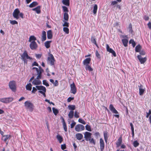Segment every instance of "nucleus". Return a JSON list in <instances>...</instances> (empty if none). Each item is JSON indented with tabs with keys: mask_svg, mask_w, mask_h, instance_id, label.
<instances>
[{
	"mask_svg": "<svg viewBox=\"0 0 151 151\" xmlns=\"http://www.w3.org/2000/svg\"><path fill=\"white\" fill-rule=\"evenodd\" d=\"M13 16L17 19L19 18V16L22 18H23V14L22 13H20L19 9L18 8L14 10L13 13Z\"/></svg>",
	"mask_w": 151,
	"mask_h": 151,
	"instance_id": "f257e3e1",
	"label": "nucleus"
},
{
	"mask_svg": "<svg viewBox=\"0 0 151 151\" xmlns=\"http://www.w3.org/2000/svg\"><path fill=\"white\" fill-rule=\"evenodd\" d=\"M24 106L26 109L32 112L34 108L33 104L29 101H27L24 102Z\"/></svg>",
	"mask_w": 151,
	"mask_h": 151,
	"instance_id": "f03ea898",
	"label": "nucleus"
},
{
	"mask_svg": "<svg viewBox=\"0 0 151 151\" xmlns=\"http://www.w3.org/2000/svg\"><path fill=\"white\" fill-rule=\"evenodd\" d=\"M55 61L53 55L49 53L47 59V63L51 65H53L55 64Z\"/></svg>",
	"mask_w": 151,
	"mask_h": 151,
	"instance_id": "7ed1b4c3",
	"label": "nucleus"
},
{
	"mask_svg": "<svg viewBox=\"0 0 151 151\" xmlns=\"http://www.w3.org/2000/svg\"><path fill=\"white\" fill-rule=\"evenodd\" d=\"M21 57L22 60L24 61V63L26 64L27 63V60L26 59H30V60L32 59V58L28 56L26 51H24L22 54L21 55Z\"/></svg>",
	"mask_w": 151,
	"mask_h": 151,
	"instance_id": "20e7f679",
	"label": "nucleus"
},
{
	"mask_svg": "<svg viewBox=\"0 0 151 151\" xmlns=\"http://www.w3.org/2000/svg\"><path fill=\"white\" fill-rule=\"evenodd\" d=\"M9 86L10 88L13 92L16 91V82L14 81H10L9 83Z\"/></svg>",
	"mask_w": 151,
	"mask_h": 151,
	"instance_id": "39448f33",
	"label": "nucleus"
},
{
	"mask_svg": "<svg viewBox=\"0 0 151 151\" xmlns=\"http://www.w3.org/2000/svg\"><path fill=\"white\" fill-rule=\"evenodd\" d=\"M46 89L45 87L42 86H38V93H41L45 97H46Z\"/></svg>",
	"mask_w": 151,
	"mask_h": 151,
	"instance_id": "423d86ee",
	"label": "nucleus"
},
{
	"mask_svg": "<svg viewBox=\"0 0 151 151\" xmlns=\"http://www.w3.org/2000/svg\"><path fill=\"white\" fill-rule=\"evenodd\" d=\"M85 129L84 127L82 125L78 124L76 125L75 127V130L77 132L83 130Z\"/></svg>",
	"mask_w": 151,
	"mask_h": 151,
	"instance_id": "0eeeda50",
	"label": "nucleus"
},
{
	"mask_svg": "<svg viewBox=\"0 0 151 151\" xmlns=\"http://www.w3.org/2000/svg\"><path fill=\"white\" fill-rule=\"evenodd\" d=\"M70 93L73 94H75L77 92V89L76 86L74 83H73L70 85Z\"/></svg>",
	"mask_w": 151,
	"mask_h": 151,
	"instance_id": "6e6552de",
	"label": "nucleus"
},
{
	"mask_svg": "<svg viewBox=\"0 0 151 151\" xmlns=\"http://www.w3.org/2000/svg\"><path fill=\"white\" fill-rule=\"evenodd\" d=\"M139 88V95H142L145 90V88L141 84H140L139 86H138Z\"/></svg>",
	"mask_w": 151,
	"mask_h": 151,
	"instance_id": "1a4fd4ad",
	"label": "nucleus"
},
{
	"mask_svg": "<svg viewBox=\"0 0 151 151\" xmlns=\"http://www.w3.org/2000/svg\"><path fill=\"white\" fill-rule=\"evenodd\" d=\"M106 48L108 52L111 53L114 56L116 57V54L115 52L112 49L110 48L109 45L108 44L106 45Z\"/></svg>",
	"mask_w": 151,
	"mask_h": 151,
	"instance_id": "9d476101",
	"label": "nucleus"
},
{
	"mask_svg": "<svg viewBox=\"0 0 151 151\" xmlns=\"http://www.w3.org/2000/svg\"><path fill=\"white\" fill-rule=\"evenodd\" d=\"M137 57L141 64L144 63L147 60V59L146 57L142 58L140 55H138Z\"/></svg>",
	"mask_w": 151,
	"mask_h": 151,
	"instance_id": "9b49d317",
	"label": "nucleus"
},
{
	"mask_svg": "<svg viewBox=\"0 0 151 151\" xmlns=\"http://www.w3.org/2000/svg\"><path fill=\"white\" fill-rule=\"evenodd\" d=\"M84 137L86 141H88L89 139L91 138V134L88 132H86L84 133Z\"/></svg>",
	"mask_w": 151,
	"mask_h": 151,
	"instance_id": "f8f14e48",
	"label": "nucleus"
},
{
	"mask_svg": "<svg viewBox=\"0 0 151 151\" xmlns=\"http://www.w3.org/2000/svg\"><path fill=\"white\" fill-rule=\"evenodd\" d=\"M29 47L32 50H35L36 49L37 47V45L35 42H31Z\"/></svg>",
	"mask_w": 151,
	"mask_h": 151,
	"instance_id": "ddd939ff",
	"label": "nucleus"
},
{
	"mask_svg": "<svg viewBox=\"0 0 151 151\" xmlns=\"http://www.w3.org/2000/svg\"><path fill=\"white\" fill-rule=\"evenodd\" d=\"M109 109L114 114H118V112L115 109L112 104H110L109 105Z\"/></svg>",
	"mask_w": 151,
	"mask_h": 151,
	"instance_id": "4468645a",
	"label": "nucleus"
},
{
	"mask_svg": "<svg viewBox=\"0 0 151 151\" xmlns=\"http://www.w3.org/2000/svg\"><path fill=\"white\" fill-rule=\"evenodd\" d=\"M100 147L101 151H103L104 148V140L102 138L100 139Z\"/></svg>",
	"mask_w": 151,
	"mask_h": 151,
	"instance_id": "2eb2a0df",
	"label": "nucleus"
},
{
	"mask_svg": "<svg viewBox=\"0 0 151 151\" xmlns=\"http://www.w3.org/2000/svg\"><path fill=\"white\" fill-rule=\"evenodd\" d=\"M122 142V136L120 137L116 142V147H119L121 145Z\"/></svg>",
	"mask_w": 151,
	"mask_h": 151,
	"instance_id": "dca6fc26",
	"label": "nucleus"
},
{
	"mask_svg": "<svg viewBox=\"0 0 151 151\" xmlns=\"http://www.w3.org/2000/svg\"><path fill=\"white\" fill-rule=\"evenodd\" d=\"M38 79L41 78V73L44 71L43 69L41 67L38 66Z\"/></svg>",
	"mask_w": 151,
	"mask_h": 151,
	"instance_id": "f3484780",
	"label": "nucleus"
},
{
	"mask_svg": "<svg viewBox=\"0 0 151 151\" xmlns=\"http://www.w3.org/2000/svg\"><path fill=\"white\" fill-rule=\"evenodd\" d=\"M91 60V58H86L83 60V63L84 65H89Z\"/></svg>",
	"mask_w": 151,
	"mask_h": 151,
	"instance_id": "a211bd4d",
	"label": "nucleus"
},
{
	"mask_svg": "<svg viewBox=\"0 0 151 151\" xmlns=\"http://www.w3.org/2000/svg\"><path fill=\"white\" fill-rule=\"evenodd\" d=\"M46 32L44 31H42V36L41 37V40L42 42H44L46 40Z\"/></svg>",
	"mask_w": 151,
	"mask_h": 151,
	"instance_id": "6ab92c4d",
	"label": "nucleus"
},
{
	"mask_svg": "<svg viewBox=\"0 0 151 151\" xmlns=\"http://www.w3.org/2000/svg\"><path fill=\"white\" fill-rule=\"evenodd\" d=\"M77 139L78 140H81L83 138V135L81 133H77L76 134Z\"/></svg>",
	"mask_w": 151,
	"mask_h": 151,
	"instance_id": "aec40b11",
	"label": "nucleus"
},
{
	"mask_svg": "<svg viewBox=\"0 0 151 151\" xmlns=\"http://www.w3.org/2000/svg\"><path fill=\"white\" fill-rule=\"evenodd\" d=\"M11 137V136L10 135H6L3 136V138L4 142H6L8 139H9Z\"/></svg>",
	"mask_w": 151,
	"mask_h": 151,
	"instance_id": "412c9836",
	"label": "nucleus"
},
{
	"mask_svg": "<svg viewBox=\"0 0 151 151\" xmlns=\"http://www.w3.org/2000/svg\"><path fill=\"white\" fill-rule=\"evenodd\" d=\"M56 138L59 142L60 143H61L63 140V139L62 136L59 134H58L56 136Z\"/></svg>",
	"mask_w": 151,
	"mask_h": 151,
	"instance_id": "4be33fe9",
	"label": "nucleus"
},
{
	"mask_svg": "<svg viewBox=\"0 0 151 151\" xmlns=\"http://www.w3.org/2000/svg\"><path fill=\"white\" fill-rule=\"evenodd\" d=\"M52 31L51 30L48 31L47 32V37L48 39H52Z\"/></svg>",
	"mask_w": 151,
	"mask_h": 151,
	"instance_id": "5701e85b",
	"label": "nucleus"
},
{
	"mask_svg": "<svg viewBox=\"0 0 151 151\" xmlns=\"http://www.w3.org/2000/svg\"><path fill=\"white\" fill-rule=\"evenodd\" d=\"M51 42V41H47L45 42V46L47 48H48L50 47V43Z\"/></svg>",
	"mask_w": 151,
	"mask_h": 151,
	"instance_id": "b1692460",
	"label": "nucleus"
},
{
	"mask_svg": "<svg viewBox=\"0 0 151 151\" xmlns=\"http://www.w3.org/2000/svg\"><path fill=\"white\" fill-rule=\"evenodd\" d=\"M32 83L34 85H36V87L38 89V76H37L36 78L32 81Z\"/></svg>",
	"mask_w": 151,
	"mask_h": 151,
	"instance_id": "393cba45",
	"label": "nucleus"
},
{
	"mask_svg": "<svg viewBox=\"0 0 151 151\" xmlns=\"http://www.w3.org/2000/svg\"><path fill=\"white\" fill-rule=\"evenodd\" d=\"M36 40V37L34 36H31L30 37L29 40V41L30 42H35Z\"/></svg>",
	"mask_w": 151,
	"mask_h": 151,
	"instance_id": "a878e982",
	"label": "nucleus"
},
{
	"mask_svg": "<svg viewBox=\"0 0 151 151\" xmlns=\"http://www.w3.org/2000/svg\"><path fill=\"white\" fill-rule=\"evenodd\" d=\"M122 41L123 44L125 47H127V44L128 43V40L127 39H122Z\"/></svg>",
	"mask_w": 151,
	"mask_h": 151,
	"instance_id": "bb28decb",
	"label": "nucleus"
},
{
	"mask_svg": "<svg viewBox=\"0 0 151 151\" xmlns=\"http://www.w3.org/2000/svg\"><path fill=\"white\" fill-rule=\"evenodd\" d=\"M37 4L38 3L37 2L34 1L29 5V7L30 8L34 7L37 6Z\"/></svg>",
	"mask_w": 151,
	"mask_h": 151,
	"instance_id": "cd10ccee",
	"label": "nucleus"
},
{
	"mask_svg": "<svg viewBox=\"0 0 151 151\" xmlns=\"http://www.w3.org/2000/svg\"><path fill=\"white\" fill-rule=\"evenodd\" d=\"M14 99L12 97L6 98V103H9L13 100Z\"/></svg>",
	"mask_w": 151,
	"mask_h": 151,
	"instance_id": "c85d7f7f",
	"label": "nucleus"
},
{
	"mask_svg": "<svg viewBox=\"0 0 151 151\" xmlns=\"http://www.w3.org/2000/svg\"><path fill=\"white\" fill-rule=\"evenodd\" d=\"M141 46L139 45H137L135 47V51L137 52H139L141 50Z\"/></svg>",
	"mask_w": 151,
	"mask_h": 151,
	"instance_id": "c756f323",
	"label": "nucleus"
},
{
	"mask_svg": "<svg viewBox=\"0 0 151 151\" xmlns=\"http://www.w3.org/2000/svg\"><path fill=\"white\" fill-rule=\"evenodd\" d=\"M32 85L30 83L27 84L26 86V88L27 90L30 91L31 90Z\"/></svg>",
	"mask_w": 151,
	"mask_h": 151,
	"instance_id": "7c9ffc66",
	"label": "nucleus"
},
{
	"mask_svg": "<svg viewBox=\"0 0 151 151\" xmlns=\"http://www.w3.org/2000/svg\"><path fill=\"white\" fill-rule=\"evenodd\" d=\"M62 3L65 5L68 6L69 5V0H63Z\"/></svg>",
	"mask_w": 151,
	"mask_h": 151,
	"instance_id": "2f4dec72",
	"label": "nucleus"
},
{
	"mask_svg": "<svg viewBox=\"0 0 151 151\" xmlns=\"http://www.w3.org/2000/svg\"><path fill=\"white\" fill-rule=\"evenodd\" d=\"M91 41L92 42L94 43L98 47V45L97 44L95 38L94 37H92L91 38Z\"/></svg>",
	"mask_w": 151,
	"mask_h": 151,
	"instance_id": "473e14b6",
	"label": "nucleus"
},
{
	"mask_svg": "<svg viewBox=\"0 0 151 151\" xmlns=\"http://www.w3.org/2000/svg\"><path fill=\"white\" fill-rule=\"evenodd\" d=\"M68 108L69 109L71 110V111L74 110L75 109V106L74 105H69L68 106Z\"/></svg>",
	"mask_w": 151,
	"mask_h": 151,
	"instance_id": "72a5a7b5",
	"label": "nucleus"
},
{
	"mask_svg": "<svg viewBox=\"0 0 151 151\" xmlns=\"http://www.w3.org/2000/svg\"><path fill=\"white\" fill-rule=\"evenodd\" d=\"M74 115V111H70L68 114L69 117L70 119H72L73 118Z\"/></svg>",
	"mask_w": 151,
	"mask_h": 151,
	"instance_id": "f704fd0d",
	"label": "nucleus"
},
{
	"mask_svg": "<svg viewBox=\"0 0 151 151\" xmlns=\"http://www.w3.org/2000/svg\"><path fill=\"white\" fill-rule=\"evenodd\" d=\"M85 68L86 70H88L89 71H92L93 70V69L89 65H85Z\"/></svg>",
	"mask_w": 151,
	"mask_h": 151,
	"instance_id": "c9c22d12",
	"label": "nucleus"
},
{
	"mask_svg": "<svg viewBox=\"0 0 151 151\" xmlns=\"http://www.w3.org/2000/svg\"><path fill=\"white\" fill-rule=\"evenodd\" d=\"M64 19L66 21H68V15L67 12H65L64 14Z\"/></svg>",
	"mask_w": 151,
	"mask_h": 151,
	"instance_id": "e433bc0d",
	"label": "nucleus"
},
{
	"mask_svg": "<svg viewBox=\"0 0 151 151\" xmlns=\"http://www.w3.org/2000/svg\"><path fill=\"white\" fill-rule=\"evenodd\" d=\"M104 135L105 140L106 142L108 138V134L107 132H104Z\"/></svg>",
	"mask_w": 151,
	"mask_h": 151,
	"instance_id": "4c0bfd02",
	"label": "nucleus"
},
{
	"mask_svg": "<svg viewBox=\"0 0 151 151\" xmlns=\"http://www.w3.org/2000/svg\"><path fill=\"white\" fill-rule=\"evenodd\" d=\"M97 5L96 4H95L93 7V13L94 14H96L97 10Z\"/></svg>",
	"mask_w": 151,
	"mask_h": 151,
	"instance_id": "58836bf2",
	"label": "nucleus"
},
{
	"mask_svg": "<svg viewBox=\"0 0 151 151\" xmlns=\"http://www.w3.org/2000/svg\"><path fill=\"white\" fill-rule=\"evenodd\" d=\"M63 31L65 32L66 34H68L69 33V29L67 27H64L63 29Z\"/></svg>",
	"mask_w": 151,
	"mask_h": 151,
	"instance_id": "ea45409f",
	"label": "nucleus"
},
{
	"mask_svg": "<svg viewBox=\"0 0 151 151\" xmlns=\"http://www.w3.org/2000/svg\"><path fill=\"white\" fill-rule=\"evenodd\" d=\"M139 145V143L137 140L134 141L133 142V145L134 147H138Z\"/></svg>",
	"mask_w": 151,
	"mask_h": 151,
	"instance_id": "a19ab883",
	"label": "nucleus"
},
{
	"mask_svg": "<svg viewBox=\"0 0 151 151\" xmlns=\"http://www.w3.org/2000/svg\"><path fill=\"white\" fill-rule=\"evenodd\" d=\"M88 141H89V142L90 143H93L94 145H95L96 144V142L94 139L93 138H90L89 139Z\"/></svg>",
	"mask_w": 151,
	"mask_h": 151,
	"instance_id": "79ce46f5",
	"label": "nucleus"
},
{
	"mask_svg": "<svg viewBox=\"0 0 151 151\" xmlns=\"http://www.w3.org/2000/svg\"><path fill=\"white\" fill-rule=\"evenodd\" d=\"M129 43L132 44L133 47H134L136 45V43L133 40H131L129 41Z\"/></svg>",
	"mask_w": 151,
	"mask_h": 151,
	"instance_id": "37998d69",
	"label": "nucleus"
},
{
	"mask_svg": "<svg viewBox=\"0 0 151 151\" xmlns=\"http://www.w3.org/2000/svg\"><path fill=\"white\" fill-rule=\"evenodd\" d=\"M86 129L89 131H91V127L90 125L88 124H86L85 126Z\"/></svg>",
	"mask_w": 151,
	"mask_h": 151,
	"instance_id": "c03bdc74",
	"label": "nucleus"
},
{
	"mask_svg": "<svg viewBox=\"0 0 151 151\" xmlns=\"http://www.w3.org/2000/svg\"><path fill=\"white\" fill-rule=\"evenodd\" d=\"M53 112L55 115H56L58 113V111L57 109H56L54 107L52 109Z\"/></svg>",
	"mask_w": 151,
	"mask_h": 151,
	"instance_id": "a18cd8bd",
	"label": "nucleus"
},
{
	"mask_svg": "<svg viewBox=\"0 0 151 151\" xmlns=\"http://www.w3.org/2000/svg\"><path fill=\"white\" fill-rule=\"evenodd\" d=\"M78 121L80 123H82L83 124H86V122L84 120L81 118H79L78 119Z\"/></svg>",
	"mask_w": 151,
	"mask_h": 151,
	"instance_id": "49530a36",
	"label": "nucleus"
},
{
	"mask_svg": "<svg viewBox=\"0 0 151 151\" xmlns=\"http://www.w3.org/2000/svg\"><path fill=\"white\" fill-rule=\"evenodd\" d=\"M43 85H44L45 86H46L47 87L49 86L48 82L46 80H44L43 81Z\"/></svg>",
	"mask_w": 151,
	"mask_h": 151,
	"instance_id": "de8ad7c7",
	"label": "nucleus"
},
{
	"mask_svg": "<svg viewBox=\"0 0 151 151\" xmlns=\"http://www.w3.org/2000/svg\"><path fill=\"white\" fill-rule=\"evenodd\" d=\"M128 28L129 29V32L132 33L133 31V30L132 29V25L131 24H129Z\"/></svg>",
	"mask_w": 151,
	"mask_h": 151,
	"instance_id": "09e8293b",
	"label": "nucleus"
},
{
	"mask_svg": "<svg viewBox=\"0 0 151 151\" xmlns=\"http://www.w3.org/2000/svg\"><path fill=\"white\" fill-rule=\"evenodd\" d=\"M10 23L11 24L13 25L18 24V22L15 20H10Z\"/></svg>",
	"mask_w": 151,
	"mask_h": 151,
	"instance_id": "8fccbe9b",
	"label": "nucleus"
},
{
	"mask_svg": "<svg viewBox=\"0 0 151 151\" xmlns=\"http://www.w3.org/2000/svg\"><path fill=\"white\" fill-rule=\"evenodd\" d=\"M76 124V122L74 121H73L72 123L70 124L71 128H73Z\"/></svg>",
	"mask_w": 151,
	"mask_h": 151,
	"instance_id": "3c124183",
	"label": "nucleus"
},
{
	"mask_svg": "<svg viewBox=\"0 0 151 151\" xmlns=\"http://www.w3.org/2000/svg\"><path fill=\"white\" fill-rule=\"evenodd\" d=\"M0 101L4 103H6V98H0Z\"/></svg>",
	"mask_w": 151,
	"mask_h": 151,
	"instance_id": "603ef678",
	"label": "nucleus"
},
{
	"mask_svg": "<svg viewBox=\"0 0 151 151\" xmlns=\"http://www.w3.org/2000/svg\"><path fill=\"white\" fill-rule=\"evenodd\" d=\"M79 113L77 111H75L74 113V116L76 118L79 117Z\"/></svg>",
	"mask_w": 151,
	"mask_h": 151,
	"instance_id": "864d4df0",
	"label": "nucleus"
},
{
	"mask_svg": "<svg viewBox=\"0 0 151 151\" xmlns=\"http://www.w3.org/2000/svg\"><path fill=\"white\" fill-rule=\"evenodd\" d=\"M95 53L96 57L98 58H100V55L97 50L96 51Z\"/></svg>",
	"mask_w": 151,
	"mask_h": 151,
	"instance_id": "5fc2aeb1",
	"label": "nucleus"
},
{
	"mask_svg": "<svg viewBox=\"0 0 151 151\" xmlns=\"http://www.w3.org/2000/svg\"><path fill=\"white\" fill-rule=\"evenodd\" d=\"M63 27H68L69 23L66 22H65L64 24L63 25Z\"/></svg>",
	"mask_w": 151,
	"mask_h": 151,
	"instance_id": "6e6d98bb",
	"label": "nucleus"
},
{
	"mask_svg": "<svg viewBox=\"0 0 151 151\" xmlns=\"http://www.w3.org/2000/svg\"><path fill=\"white\" fill-rule=\"evenodd\" d=\"M62 8L63 9V10L65 12H68V9L65 6H63Z\"/></svg>",
	"mask_w": 151,
	"mask_h": 151,
	"instance_id": "4d7b16f0",
	"label": "nucleus"
},
{
	"mask_svg": "<svg viewBox=\"0 0 151 151\" xmlns=\"http://www.w3.org/2000/svg\"><path fill=\"white\" fill-rule=\"evenodd\" d=\"M140 55H144L145 54V52L144 51L142 50L139 52Z\"/></svg>",
	"mask_w": 151,
	"mask_h": 151,
	"instance_id": "13d9d810",
	"label": "nucleus"
},
{
	"mask_svg": "<svg viewBox=\"0 0 151 151\" xmlns=\"http://www.w3.org/2000/svg\"><path fill=\"white\" fill-rule=\"evenodd\" d=\"M63 127L65 131V132H67V126H66V124H63Z\"/></svg>",
	"mask_w": 151,
	"mask_h": 151,
	"instance_id": "bf43d9fd",
	"label": "nucleus"
},
{
	"mask_svg": "<svg viewBox=\"0 0 151 151\" xmlns=\"http://www.w3.org/2000/svg\"><path fill=\"white\" fill-rule=\"evenodd\" d=\"M146 117L147 118H148L149 116L150 115V114H151V111L150 110H149V112H147L146 113Z\"/></svg>",
	"mask_w": 151,
	"mask_h": 151,
	"instance_id": "052dcab7",
	"label": "nucleus"
},
{
	"mask_svg": "<svg viewBox=\"0 0 151 151\" xmlns=\"http://www.w3.org/2000/svg\"><path fill=\"white\" fill-rule=\"evenodd\" d=\"M66 148V145L65 144H63L61 145V149L62 150L65 149Z\"/></svg>",
	"mask_w": 151,
	"mask_h": 151,
	"instance_id": "680f3d73",
	"label": "nucleus"
},
{
	"mask_svg": "<svg viewBox=\"0 0 151 151\" xmlns=\"http://www.w3.org/2000/svg\"><path fill=\"white\" fill-rule=\"evenodd\" d=\"M117 3V1H112L111 2V5H115Z\"/></svg>",
	"mask_w": 151,
	"mask_h": 151,
	"instance_id": "e2e57ef3",
	"label": "nucleus"
},
{
	"mask_svg": "<svg viewBox=\"0 0 151 151\" xmlns=\"http://www.w3.org/2000/svg\"><path fill=\"white\" fill-rule=\"evenodd\" d=\"M54 86H57L58 85V83L57 80L55 81V82H54V83H53Z\"/></svg>",
	"mask_w": 151,
	"mask_h": 151,
	"instance_id": "0e129e2a",
	"label": "nucleus"
},
{
	"mask_svg": "<svg viewBox=\"0 0 151 151\" xmlns=\"http://www.w3.org/2000/svg\"><path fill=\"white\" fill-rule=\"evenodd\" d=\"M32 10L33 11H35L38 14V6L36 7V8H33Z\"/></svg>",
	"mask_w": 151,
	"mask_h": 151,
	"instance_id": "69168bd1",
	"label": "nucleus"
},
{
	"mask_svg": "<svg viewBox=\"0 0 151 151\" xmlns=\"http://www.w3.org/2000/svg\"><path fill=\"white\" fill-rule=\"evenodd\" d=\"M37 91V89L35 87H33L32 88V93H35V92H36Z\"/></svg>",
	"mask_w": 151,
	"mask_h": 151,
	"instance_id": "338daca9",
	"label": "nucleus"
},
{
	"mask_svg": "<svg viewBox=\"0 0 151 151\" xmlns=\"http://www.w3.org/2000/svg\"><path fill=\"white\" fill-rule=\"evenodd\" d=\"M73 99V98H71L70 97H69L67 99V101L68 102H70Z\"/></svg>",
	"mask_w": 151,
	"mask_h": 151,
	"instance_id": "774afa93",
	"label": "nucleus"
}]
</instances>
